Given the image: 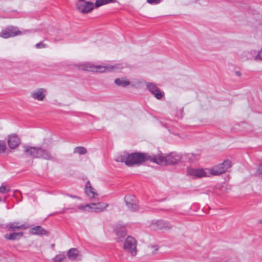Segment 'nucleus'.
<instances>
[{"label": "nucleus", "instance_id": "nucleus-1", "mask_svg": "<svg viewBox=\"0 0 262 262\" xmlns=\"http://www.w3.org/2000/svg\"><path fill=\"white\" fill-rule=\"evenodd\" d=\"M153 155H148L147 153L136 152L132 154H125L118 156L116 161L119 162H124L128 166L135 165H140L147 160L152 162Z\"/></svg>", "mask_w": 262, "mask_h": 262}, {"label": "nucleus", "instance_id": "nucleus-2", "mask_svg": "<svg viewBox=\"0 0 262 262\" xmlns=\"http://www.w3.org/2000/svg\"><path fill=\"white\" fill-rule=\"evenodd\" d=\"M24 152L32 158L43 159L48 160H53L50 152L41 147H32L28 145L24 146Z\"/></svg>", "mask_w": 262, "mask_h": 262}, {"label": "nucleus", "instance_id": "nucleus-3", "mask_svg": "<svg viewBox=\"0 0 262 262\" xmlns=\"http://www.w3.org/2000/svg\"><path fill=\"white\" fill-rule=\"evenodd\" d=\"M181 159L180 154L176 152H171L166 156L160 155L158 156L153 155L152 162L159 165H174Z\"/></svg>", "mask_w": 262, "mask_h": 262}, {"label": "nucleus", "instance_id": "nucleus-4", "mask_svg": "<svg viewBox=\"0 0 262 262\" xmlns=\"http://www.w3.org/2000/svg\"><path fill=\"white\" fill-rule=\"evenodd\" d=\"M124 68L122 64H116L111 66H95L91 63H87L83 66V69L85 71L95 72H104L105 71L111 72L121 70Z\"/></svg>", "mask_w": 262, "mask_h": 262}, {"label": "nucleus", "instance_id": "nucleus-5", "mask_svg": "<svg viewBox=\"0 0 262 262\" xmlns=\"http://www.w3.org/2000/svg\"><path fill=\"white\" fill-rule=\"evenodd\" d=\"M232 166V162L230 160H225L222 163L213 167L210 170V173L214 176H219L225 173Z\"/></svg>", "mask_w": 262, "mask_h": 262}, {"label": "nucleus", "instance_id": "nucleus-6", "mask_svg": "<svg viewBox=\"0 0 262 262\" xmlns=\"http://www.w3.org/2000/svg\"><path fill=\"white\" fill-rule=\"evenodd\" d=\"M123 248L132 256H135L137 253V241L135 238L128 236L125 241Z\"/></svg>", "mask_w": 262, "mask_h": 262}, {"label": "nucleus", "instance_id": "nucleus-7", "mask_svg": "<svg viewBox=\"0 0 262 262\" xmlns=\"http://www.w3.org/2000/svg\"><path fill=\"white\" fill-rule=\"evenodd\" d=\"M21 34V32L18 28L9 26L0 32V37L4 38L13 37Z\"/></svg>", "mask_w": 262, "mask_h": 262}, {"label": "nucleus", "instance_id": "nucleus-8", "mask_svg": "<svg viewBox=\"0 0 262 262\" xmlns=\"http://www.w3.org/2000/svg\"><path fill=\"white\" fill-rule=\"evenodd\" d=\"M95 4L91 2L81 1L76 3V8L82 13L90 12L94 8Z\"/></svg>", "mask_w": 262, "mask_h": 262}, {"label": "nucleus", "instance_id": "nucleus-9", "mask_svg": "<svg viewBox=\"0 0 262 262\" xmlns=\"http://www.w3.org/2000/svg\"><path fill=\"white\" fill-rule=\"evenodd\" d=\"M124 202L130 211H135L138 209V200L135 196L133 195H125Z\"/></svg>", "mask_w": 262, "mask_h": 262}, {"label": "nucleus", "instance_id": "nucleus-10", "mask_svg": "<svg viewBox=\"0 0 262 262\" xmlns=\"http://www.w3.org/2000/svg\"><path fill=\"white\" fill-rule=\"evenodd\" d=\"M146 85L148 90L157 99L160 100L164 96V93L160 91L156 84L152 82H146Z\"/></svg>", "mask_w": 262, "mask_h": 262}, {"label": "nucleus", "instance_id": "nucleus-11", "mask_svg": "<svg viewBox=\"0 0 262 262\" xmlns=\"http://www.w3.org/2000/svg\"><path fill=\"white\" fill-rule=\"evenodd\" d=\"M187 175L191 176L193 178H200L205 177L207 173L203 169L188 167L187 169Z\"/></svg>", "mask_w": 262, "mask_h": 262}, {"label": "nucleus", "instance_id": "nucleus-12", "mask_svg": "<svg viewBox=\"0 0 262 262\" xmlns=\"http://www.w3.org/2000/svg\"><path fill=\"white\" fill-rule=\"evenodd\" d=\"M47 91L44 88H38L31 93V97L34 100L43 101L46 98Z\"/></svg>", "mask_w": 262, "mask_h": 262}, {"label": "nucleus", "instance_id": "nucleus-13", "mask_svg": "<svg viewBox=\"0 0 262 262\" xmlns=\"http://www.w3.org/2000/svg\"><path fill=\"white\" fill-rule=\"evenodd\" d=\"M114 230L117 236V242H119L122 240L120 238H124L127 235L126 228L125 226L118 224L115 225Z\"/></svg>", "mask_w": 262, "mask_h": 262}, {"label": "nucleus", "instance_id": "nucleus-14", "mask_svg": "<svg viewBox=\"0 0 262 262\" xmlns=\"http://www.w3.org/2000/svg\"><path fill=\"white\" fill-rule=\"evenodd\" d=\"M151 227L154 230L170 229L172 227L169 222L163 221L158 220L151 225Z\"/></svg>", "mask_w": 262, "mask_h": 262}, {"label": "nucleus", "instance_id": "nucleus-15", "mask_svg": "<svg viewBox=\"0 0 262 262\" xmlns=\"http://www.w3.org/2000/svg\"><path fill=\"white\" fill-rule=\"evenodd\" d=\"M8 145L10 149L16 148L20 143V140L18 136L15 134H11L8 136Z\"/></svg>", "mask_w": 262, "mask_h": 262}, {"label": "nucleus", "instance_id": "nucleus-16", "mask_svg": "<svg viewBox=\"0 0 262 262\" xmlns=\"http://www.w3.org/2000/svg\"><path fill=\"white\" fill-rule=\"evenodd\" d=\"M108 204L107 203L99 202L97 203L87 204L86 205V206L89 207V208L93 211L96 212H100L103 211L108 206Z\"/></svg>", "mask_w": 262, "mask_h": 262}, {"label": "nucleus", "instance_id": "nucleus-17", "mask_svg": "<svg viewBox=\"0 0 262 262\" xmlns=\"http://www.w3.org/2000/svg\"><path fill=\"white\" fill-rule=\"evenodd\" d=\"M30 233L32 234L37 235H46L48 236L50 235V232L43 228L40 226H36L31 228L30 230Z\"/></svg>", "mask_w": 262, "mask_h": 262}, {"label": "nucleus", "instance_id": "nucleus-18", "mask_svg": "<svg viewBox=\"0 0 262 262\" xmlns=\"http://www.w3.org/2000/svg\"><path fill=\"white\" fill-rule=\"evenodd\" d=\"M18 223L17 222L9 223L6 225L5 228L8 231H15L16 230L21 229L25 230L28 228V227L25 225L18 226Z\"/></svg>", "mask_w": 262, "mask_h": 262}, {"label": "nucleus", "instance_id": "nucleus-19", "mask_svg": "<svg viewBox=\"0 0 262 262\" xmlns=\"http://www.w3.org/2000/svg\"><path fill=\"white\" fill-rule=\"evenodd\" d=\"M85 192L91 199L94 198L95 195H98V194L95 192L94 188L91 186L89 181H88L86 183Z\"/></svg>", "mask_w": 262, "mask_h": 262}, {"label": "nucleus", "instance_id": "nucleus-20", "mask_svg": "<svg viewBox=\"0 0 262 262\" xmlns=\"http://www.w3.org/2000/svg\"><path fill=\"white\" fill-rule=\"evenodd\" d=\"M23 236V232H14L10 234H6L4 237L6 239L11 241L18 240Z\"/></svg>", "mask_w": 262, "mask_h": 262}, {"label": "nucleus", "instance_id": "nucleus-21", "mask_svg": "<svg viewBox=\"0 0 262 262\" xmlns=\"http://www.w3.org/2000/svg\"><path fill=\"white\" fill-rule=\"evenodd\" d=\"M79 251L76 248H71L68 251L67 256L71 260H75L79 255Z\"/></svg>", "mask_w": 262, "mask_h": 262}, {"label": "nucleus", "instance_id": "nucleus-22", "mask_svg": "<svg viewBox=\"0 0 262 262\" xmlns=\"http://www.w3.org/2000/svg\"><path fill=\"white\" fill-rule=\"evenodd\" d=\"M115 83L119 86L126 87L129 85L130 82L128 80H125L123 78H117L115 80Z\"/></svg>", "mask_w": 262, "mask_h": 262}, {"label": "nucleus", "instance_id": "nucleus-23", "mask_svg": "<svg viewBox=\"0 0 262 262\" xmlns=\"http://www.w3.org/2000/svg\"><path fill=\"white\" fill-rule=\"evenodd\" d=\"M114 2H115L114 0H96L95 6L98 8L101 6Z\"/></svg>", "mask_w": 262, "mask_h": 262}, {"label": "nucleus", "instance_id": "nucleus-24", "mask_svg": "<svg viewBox=\"0 0 262 262\" xmlns=\"http://www.w3.org/2000/svg\"><path fill=\"white\" fill-rule=\"evenodd\" d=\"M74 153H77L79 155H82L87 153V150L85 148L82 146H77L74 149Z\"/></svg>", "mask_w": 262, "mask_h": 262}, {"label": "nucleus", "instance_id": "nucleus-25", "mask_svg": "<svg viewBox=\"0 0 262 262\" xmlns=\"http://www.w3.org/2000/svg\"><path fill=\"white\" fill-rule=\"evenodd\" d=\"M187 157L189 160L193 162L195 161L199 160L200 158V155L198 154L189 153L187 154Z\"/></svg>", "mask_w": 262, "mask_h": 262}, {"label": "nucleus", "instance_id": "nucleus-26", "mask_svg": "<svg viewBox=\"0 0 262 262\" xmlns=\"http://www.w3.org/2000/svg\"><path fill=\"white\" fill-rule=\"evenodd\" d=\"M64 258H66V256L64 255L58 254L56 255L53 258V262H61Z\"/></svg>", "mask_w": 262, "mask_h": 262}, {"label": "nucleus", "instance_id": "nucleus-27", "mask_svg": "<svg viewBox=\"0 0 262 262\" xmlns=\"http://www.w3.org/2000/svg\"><path fill=\"white\" fill-rule=\"evenodd\" d=\"M10 191V189L8 186L4 185L0 187V192L2 193H6Z\"/></svg>", "mask_w": 262, "mask_h": 262}, {"label": "nucleus", "instance_id": "nucleus-28", "mask_svg": "<svg viewBox=\"0 0 262 262\" xmlns=\"http://www.w3.org/2000/svg\"><path fill=\"white\" fill-rule=\"evenodd\" d=\"M6 150V145L4 141L0 140V154L4 153Z\"/></svg>", "mask_w": 262, "mask_h": 262}, {"label": "nucleus", "instance_id": "nucleus-29", "mask_svg": "<svg viewBox=\"0 0 262 262\" xmlns=\"http://www.w3.org/2000/svg\"><path fill=\"white\" fill-rule=\"evenodd\" d=\"M255 60H261L262 61V49L258 52L257 54L254 57Z\"/></svg>", "mask_w": 262, "mask_h": 262}, {"label": "nucleus", "instance_id": "nucleus-30", "mask_svg": "<svg viewBox=\"0 0 262 262\" xmlns=\"http://www.w3.org/2000/svg\"><path fill=\"white\" fill-rule=\"evenodd\" d=\"M35 47L37 49H41L47 47V45L45 44L43 42H40L35 45Z\"/></svg>", "mask_w": 262, "mask_h": 262}, {"label": "nucleus", "instance_id": "nucleus-31", "mask_svg": "<svg viewBox=\"0 0 262 262\" xmlns=\"http://www.w3.org/2000/svg\"><path fill=\"white\" fill-rule=\"evenodd\" d=\"M147 2L151 5L158 4L160 3L162 0H146Z\"/></svg>", "mask_w": 262, "mask_h": 262}, {"label": "nucleus", "instance_id": "nucleus-32", "mask_svg": "<svg viewBox=\"0 0 262 262\" xmlns=\"http://www.w3.org/2000/svg\"><path fill=\"white\" fill-rule=\"evenodd\" d=\"M257 173L262 178V164L259 165L258 168L257 170Z\"/></svg>", "mask_w": 262, "mask_h": 262}, {"label": "nucleus", "instance_id": "nucleus-33", "mask_svg": "<svg viewBox=\"0 0 262 262\" xmlns=\"http://www.w3.org/2000/svg\"><path fill=\"white\" fill-rule=\"evenodd\" d=\"M86 207H88L87 206H84L83 205H80L79 206H78V208L79 209V210H84Z\"/></svg>", "mask_w": 262, "mask_h": 262}, {"label": "nucleus", "instance_id": "nucleus-34", "mask_svg": "<svg viewBox=\"0 0 262 262\" xmlns=\"http://www.w3.org/2000/svg\"><path fill=\"white\" fill-rule=\"evenodd\" d=\"M66 195L69 196L70 198H72L80 199L78 196H76V195H73L69 194H67Z\"/></svg>", "mask_w": 262, "mask_h": 262}, {"label": "nucleus", "instance_id": "nucleus-35", "mask_svg": "<svg viewBox=\"0 0 262 262\" xmlns=\"http://www.w3.org/2000/svg\"><path fill=\"white\" fill-rule=\"evenodd\" d=\"M69 209V208H64L63 209V210L62 211L58 212L57 213H64L65 212V211L66 210H68Z\"/></svg>", "mask_w": 262, "mask_h": 262}, {"label": "nucleus", "instance_id": "nucleus-36", "mask_svg": "<svg viewBox=\"0 0 262 262\" xmlns=\"http://www.w3.org/2000/svg\"><path fill=\"white\" fill-rule=\"evenodd\" d=\"M235 74H236V75L239 76H241V73L238 71H236L235 72Z\"/></svg>", "mask_w": 262, "mask_h": 262}, {"label": "nucleus", "instance_id": "nucleus-37", "mask_svg": "<svg viewBox=\"0 0 262 262\" xmlns=\"http://www.w3.org/2000/svg\"><path fill=\"white\" fill-rule=\"evenodd\" d=\"M71 209L73 210V212H77L76 209H75V208H71Z\"/></svg>", "mask_w": 262, "mask_h": 262}, {"label": "nucleus", "instance_id": "nucleus-38", "mask_svg": "<svg viewBox=\"0 0 262 262\" xmlns=\"http://www.w3.org/2000/svg\"><path fill=\"white\" fill-rule=\"evenodd\" d=\"M259 24H260V25H261L262 26V17H261V19L260 20Z\"/></svg>", "mask_w": 262, "mask_h": 262}, {"label": "nucleus", "instance_id": "nucleus-39", "mask_svg": "<svg viewBox=\"0 0 262 262\" xmlns=\"http://www.w3.org/2000/svg\"><path fill=\"white\" fill-rule=\"evenodd\" d=\"M3 226H4V225H3V224H0V227H3Z\"/></svg>", "mask_w": 262, "mask_h": 262}, {"label": "nucleus", "instance_id": "nucleus-40", "mask_svg": "<svg viewBox=\"0 0 262 262\" xmlns=\"http://www.w3.org/2000/svg\"><path fill=\"white\" fill-rule=\"evenodd\" d=\"M85 1L84 0H78L77 2Z\"/></svg>", "mask_w": 262, "mask_h": 262}, {"label": "nucleus", "instance_id": "nucleus-41", "mask_svg": "<svg viewBox=\"0 0 262 262\" xmlns=\"http://www.w3.org/2000/svg\"><path fill=\"white\" fill-rule=\"evenodd\" d=\"M259 222L260 223H262V220H259Z\"/></svg>", "mask_w": 262, "mask_h": 262}, {"label": "nucleus", "instance_id": "nucleus-42", "mask_svg": "<svg viewBox=\"0 0 262 262\" xmlns=\"http://www.w3.org/2000/svg\"><path fill=\"white\" fill-rule=\"evenodd\" d=\"M2 201V198L1 197H0V202H1Z\"/></svg>", "mask_w": 262, "mask_h": 262}, {"label": "nucleus", "instance_id": "nucleus-43", "mask_svg": "<svg viewBox=\"0 0 262 262\" xmlns=\"http://www.w3.org/2000/svg\"><path fill=\"white\" fill-rule=\"evenodd\" d=\"M15 191H17V192H19V193H20L19 190H16Z\"/></svg>", "mask_w": 262, "mask_h": 262}, {"label": "nucleus", "instance_id": "nucleus-44", "mask_svg": "<svg viewBox=\"0 0 262 262\" xmlns=\"http://www.w3.org/2000/svg\"><path fill=\"white\" fill-rule=\"evenodd\" d=\"M183 108H182V109H181V111H182H182H183Z\"/></svg>", "mask_w": 262, "mask_h": 262}]
</instances>
